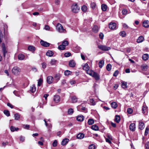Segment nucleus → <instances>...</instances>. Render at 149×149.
Here are the masks:
<instances>
[{"mask_svg": "<svg viewBox=\"0 0 149 149\" xmlns=\"http://www.w3.org/2000/svg\"><path fill=\"white\" fill-rule=\"evenodd\" d=\"M21 71L20 68L17 66H14L12 70L13 74L16 75H19Z\"/></svg>", "mask_w": 149, "mask_h": 149, "instance_id": "f257e3e1", "label": "nucleus"}, {"mask_svg": "<svg viewBox=\"0 0 149 149\" xmlns=\"http://www.w3.org/2000/svg\"><path fill=\"white\" fill-rule=\"evenodd\" d=\"M56 29L58 32L60 33H65L66 32L65 29H64L63 26L60 23L57 24L56 26Z\"/></svg>", "mask_w": 149, "mask_h": 149, "instance_id": "f03ea898", "label": "nucleus"}, {"mask_svg": "<svg viewBox=\"0 0 149 149\" xmlns=\"http://www.w3.org/2000/svg\"><path fill=\"white\" fill-rule=\"evenodd\" d=\"M98 48L103 51H109L111 49V47H107L105 45H100L98 46Z\"/></svg>", "mask_w": 149, "mask_h": 149, "instance_id": "7ed1b4c3", "label": "nucleus"}, {"mask_svg": "<svg viewBox=\"0 0 149 149\" xmlns=\"http://www.w3.org/2000/svg\"><path fill=\"white\" fill-rule=\"evenodd\" d=\"M72 10L73 12L74 13H77L78 12L80 8L78 7L77 4H73L72 6Z\"/></svg>", "mask_w": 149, "mask_h": 149, "instance_id": "20e7f679", "label": "nucleus"}, {"mask_svg": "<svg viewBox=\"0 0 149 149\" xmlns=\"http://www.w3.org/2000/svg\"><path fill=\"white\" fill-rule=\"evenodd\" d=\"M116 24L115 22H111L109 24V28L111 30H114L116 29Z\"/></svg>", "mask_w": 149, "mask_h": 149, "instance_id": "39448f33", "label": "nucleus"}, {"mask_svg": "<svg viewBox=\"0 0 149 149\" xmlns=\"http://www.w3.org/2000/svg\"><path fill=\"white\" fill-rule=\"evenodd\" d=\"M40 43L42 46L45 47H48L50 45L49 43L42 40L40 41Z\"/></svg>", "mask_w": 149, "mask_h": 149, "instance_id": "423d86ee", "label": "nucleus"}, {"mask_svg": "<svg viewBox=\"0 0 149 149\" xmlns=\"http://www.w3.org/2000/svg\"><path fill=\"white\" fill-rule=\"evenodd\" d=\"M54 81V78L52 76H49L47 77V81L48 84L52 83Z\"/></svg>", "mask_w": 149, "mask_h": 149, "instance_id": "0eeeda50", "label": "nucleus"}, {"mask_svg": "<svg viewBox=\"0 0 149 149\" xmlns=\"http://www.w3.org/2000/svg\"><path fill=\"white\" fill-rule=\"evenodd\" d=\"M70 102L72 103H74L77 101L78 98L75 96H71L70 97Z\"/></svg>", "mask_w": 149, "mask_h": 149, "instance_id": "6e6552de", "label": "nucleus"}, {"mask_svg": "<svg viewBox=\"0 0 149 149\" xmlns=\"http://www.w3.org/2000/svg\"><path fill=\"white\" fill-rule=\"evenodd\" d=\"M2 50L3 52V56L4 57H6V54L7 53V51L6 49L5 44L4 43H2Z\"/></svg>", "mask_w": 149, "mask_h": 149, "instance_id": "1a4fd4ad", "label": "nucleus"}, {"mask_svg": "<svg viewBox=\"0 0 149 149\" xmlns=\"http://www.w3.org/2000/svg\"><path fill=\"white\" fill-rule=\"evenodd\" d=\"M130 130L132 131H134L136 129V125L134 123H132L130 124L129 127Z\"/></svg>", "mask_w": 149, "mask_h": 149, "instance_id": "9d476101", "label": "nucleus"}, {"mask_svg": "<svg viewBox=\"0 0 149 149\" xmlns=\"http://www.w3.org/2000/svg\"><path fill=\"white\" fill-rule=\"evenodd\" d=\"M61 77V74H57L54 76L55 82L57 83L60 79Z\"/></svg>", "mask_w": 149, "mask_h": 149, "instance_id": "9b49d317", "label": "nucleus"}, {"mask_svg": "<svg viewBox=\"0 0 149 149\" xmlns=\"http://www.w3.org/2000/svg\"><path fill=\"white\" fill-rule=\"evenodd\" d=\"M145 127L144 124L142 121H139V128L141 130H143Z\"/></svg>", "mask_w": 149, "mask_h": 149, "instance_id": "f8f14e48", "label": "nucleus"}, {"mask_svg": "<svg viewBox=\"0 0 149 149\" xmlns=\"http://www.w3.org/2000/svg\"><path fill=\"white\" fill-rule=\"evenodd\" d=\"M91 76L94 78L96 80H98L100 79L99 75L97 73L94 72H93Z\"/></svg>", "mask_w": 149, "mask_h": 149, "instance_id": "ddd939ff", "label": "nucleus"}, {"mask_svg": "<svg viewBox=\"0 0 149 149\" xmlns=\"http://www.w3.org/2000/svg\"><path fill=\"white\" fill-rule=\"evenodd\" d=\"M143 26L145 28H148L149 27V21L146 20L144 21L143 23Z\"/></svg>", "mask_w": 149, "mask_h": 149, "instance_id": "4468645a", "label": "nucleus"}, {"mask_svg": "<svg viewBox=\"0 0 149 149\" xmlns=\"http://www.w3.org/2000/svg\"><path fill=\"white\" fill-rule=\"evenodd\" d=\"M57 62V61L54 59H53L51 60L49 62V63L51 65H55Z\"/></svg>", "mask_w": 149, "mask_h": 149, "instance_id": "2eb2a0df", "label": "nucleus"}, {"mask_svg": "<svg viewBox=\"0 0 149 149\" xmlns=\"http://www.w3.org/2000/svg\"><path fill=\"white\" fill-rule=\"evenodd\" d=\"M142 113L144 114L145 113L146 114L147 112V107L146 105H143L142 107Z\"/></svg>", "mask_w": 149, "mask_h": 149, "instance_id": "dca6fc26", "label": "nucleus"}, {"mask_svg": "<svg viewBox=\"0 0 149 149\" xmlns=\"http://www.w3.org/2000/svg\"><path fill=\"white\" fill-rule=\"evenodd\" d=\"M76 63L73 60H70L69 62V65L72 67H74L76 65Z\"/></svg>", "mask_w": 149, "mask_h": 149, "instance_id": "f3484780", "label": "nucleus"}, {"mask_svg": "<svg viewBox=\"0 0 149 149\" xmlns=\"http://www.w3.org/2000/svg\"><path fill=\"white\" fill-rule=\"evenodd\" d=\"M54 100L56 103L58 102L60 100V97L58 95H54Z\"/></svg>", "mask_w": 149, "mask_h": 149, "instance_id": "a211bd4d", "label": "nucleus"}, {"mask_svg": "<svg viewBox=\"0 0 149 149\" xmlns=\"http://www.w3.org/2000/svg\"><path fill=\"white\" fill-rule=\"evenodd\" d=\"M144 40V38L142 36H140L137 39L136 42L138 43L142 42Z\"/></svg>", "mask_w": 149, "mask_h": 149, "instance_id": "6ab92c4d", "label": "nucleus"}, {"mask_svg": "<svg viewBox=\"0 0 149 149\" xmlns=\"http://www.w3.org/2000/svg\"><path fill=\"white\" fill-rule=\"evenodd\" d=\"M28 49L32 52H34L36 50V48L33 46L30 45L28 47Z\"/></svg>", "mask_w": 149, "mask_h": 149, "instance_id": "aec40b11", "label": "nucleus"}, {"mask_svg": "<svg viewBox=\"0 0 149 149\" xmlns=\"http://www.w3.org/2000/svg\"><path fill=\"white\" fill-rule=\"evenodd\" d=\"M84 116L82 115H79L77 117V120L79 121H83L84 120Z\"/></svg>", "mask_w": 149, "mask_h": 149, "instance_id": "412c9836", "label": "nucleus"}, {"mask_svg": "<svg viewBox=\"0 0 149 149\" xmlns=\"http://www.w3.org/2000/svg\"><path fill=\"white\" fill-rule=\"evenodd\" d=\"M69 139H63L61 143V144L64 146L67 144L69 141Z\"/></svg>", "mask_w": 149, "mask_h": 149, "instance_id": "4be33fe9", "label": "nucleus"}, {"mask_svg": "<svg viewBox=\"0 0 149 149\" xmlns=\"http://www.w3.org/2000/svg\"><path fill=\"white\" fill-rule=\"evenodd\" d=\"M36 88L34 84L33 85L31 86L30 91L31 92L34 93L36 91Z\"/></svg>", "mask_w": 149, "mask_h": 149, "instance_id": "5701e85b", "label": "nucleus"}, {"mask_svg": "<svg viewBox=\"0 0 149 149\" xmlns=\"http://www.w3.org/2000/svg\"><path fill=\"white\" fill-rule=\"evenodd\" d=\"M77 110L79 111H85L86 109V108L82 106L81 105L77 107Z\"/></svg>", "mask_w": 149, "mask_h": 149, "instance_id": "b1692460", "label": "nucleus"}, {"mask_svg": "<svg viewBox=\"0 0 149 149\" xmlns=\"http://www.w3.org/2000/svg\"><path fill=\"white\" fill-rule=\"evenodd\" d=\"M84 137V134L83 133H79L77 136V138L79 139H82Z\"/></svg>", "mask_w": 149, "mask_h": 149, "instance_id": "393cba45", "label": "nucleus"}, {"mask_svg": "<svg viewBox=\"0 0 149 149\" xmlns=\"http://www.w3.org/2000/svg\"><path fill=\"white\" fill-rule=\"evenodd\" d=\"M54 54V53L51 50H48L46 53V55L49 57L52 56Z\"/></svg>", "mask_w": 149, "mask_h": 149, "instance_id": "a878e982", "label": "nucleus"}, {"mask_svg": "<svg viewBox=\"0 0 149 149\" xmlns=\"http://www.w3.org/2000/svg\"><path fill=\"white\" fill-rule=\"evenodd\" d=\"M120 120V116L118 115H116L115 116V121L117 123H119Z\"/></svg>", "mask_w": 149, "mask_h": 149, "instance_id": "bb28decb", "label": "nucleus"}, {"mask_svg": "<svg viewBox=\"0 0 149 149\" xmlns=\"http://www.w3.org/2000/svg\"><path fill=\"white\" fill-rule=\"evenodd\" d=\"M107 7L106 5L105 4H102L101 5V9L102 11H105L107 9Z\"/></svg>", "mask_w": 149, "mask_h": 149, "instance_id": "cd10ccee", "label": "nucleus"}, {"mask_svg": "<svg viewBox=\"0 0 149 149\" xmlns=\"http://www.w3.org/2000/svg\"><path fill=\"white\" fill-rule=\"evenodd\" d=\"M89 67L87 63H86L83 66V69L86 71L89 69Z\"/></svg>", "mask_w": 149, "mask_h": 149, "instance_id": "c85d7f7f", "label": "nucleus"}, {"mask_svg": "<svg viewBox=\"0 0 149 149\" xmlns=\"http://www.w3.org/2000/svg\"><path fill=\"white\" fill-rule=\"evenodd\" d=\"M98 27L97 26L95 25L92 29L93 31L95 33H97L98 31Z\"/></svg>", "mask_w": 149, "mask_h": 149, "instance_id": "c756f323", "label": "nucleus"}, {"mask_svg": "<svg viewBox=\"0 0 149 149\" xmlns=\"http://www.w3.org/2000/svg\"><path fill=\"white\" fill-rule=\"evenodd\" d=\"M111 107L113 109H116L117 107V104L115 102H113L111 104Z\"/></svg>", "mask_w": 149, "mask_h": 149, "instance_id": "7c9ffc66", "label": "nucleus"}, {"mask_svg": "<svg viewBox=\"0 0 149 149\" xmlns=\"http://www.w3.org/2000/svg\"><path fill=\"white\" fill-rule=\"evenodd\" d=\"M141 68L142 70L146 71L148 69V66L146 65H143L141 66Z\"/></svg>", "mask_w": 149, "mask_h": 149, "instance_id": "2f4dec72", "label": "nucleus"}, {"mask_svg": "<svg viewBox=\"0 0 149 149\" xmlns=\"http://www.w3.org/2000/svg\"><path fill=\"white\" fill-rule=\"evenodd\" d=\"M10 129L12 132H14L15 131H17L19 129L17 127H15L13 126H11L10 127Z\"/></svg>", "mask_w": 149, "mask_h": 149, "instance_id": "473e14b6", "label": "nucleus"}, {"mask_svg": "<svg viewBox=\"0 0 149 149\" xmlns=\"http://www.w3.org/2000/svg\"><path fill=\"white\" fill-rule=\"evenodd\" d=\"M94 123V121L93 119H89L88 120V125H93Z\"/></svg>", "mask_w": 149, "mask_h": 149, "instance_id": "72a5a7b5", "label": "nucleus"}, {"mask_svg": "<svg viewBox=\"0 0 149 149\" xmlns=\"http://www.w3.org/2000/svg\"><path fill=\"white\" fill-rule=\"evenodd\" d=\"M142 58L144 60H147L148 58V54H144Z\"/></svg>", "mask_w": 149, "mask_h": 149, "instance_id": "f704fd0d", "label": "nucleus"}, {"mask_svg": "<svg viewBox=\"0 0 149 149\" xmlns=\"http://www.w3.org/2000/svg\"><path fill=\"white\" fill-rule=\"evenodd\" d=\"M121 86L123 88H126L127 87V83L125 81H123L122 83Z\"/></svg>", "mask_w": 149, "mask_h": 149, "instance_id": "c9c22d12", "label": "nucleus"}, {"mask_svg": "<svg viewBox=\"0 0 149 149\" xmlns=\"http://www.w3.org/2000/svg\"><path fill=\"white\" fill-rule=\"evenodd\" d=\"M91 129L95 131L98 130H99V128L96 125H93L91 126Z\"/></svg>", "mask_w": 149, "mask_h": 149, "instance_id": "e433bc0d", "label": "nucleus"}, {"mask_svg": "<svg viewBox=\"0 0 149 149\" xmlns=\"http://www.w3.org/2000/svg\"><path fill=\"white\" fill-rule=\"evenodd\" d=\"M119 35L122 37H125L126 36V33L125 31H122L120 32Z\"/></svg>", "mask_w": 149, "mask_h": 149, "instance_id": "4c0bfd02", "label": "nucleus"}, {"mask_svg": "<svg viewBox=\"0 0 149 149\" xmlns=\"http://www.w3.org/2000/svg\"><path fill=\"white\" fill-rule=\"evenodd\" d=\"M104 62L103 61L101 60L99 63V67L102 68L104 65Z\"/></svg>", "mask_w": 149, "mask_h": 149, "instance_id": "58836bf2", "label": "nucleus"}, {"mask_svg": "<svg viewBox=\"0 0 149 149\" xmlns=\"http://www.w3.org/2000/svg\"><path fill=\"white\" fill-rule=\"evenodd\" d=\"M24 56L23 54H19L18 56V58L19 60H23L24 59Z\"/></svg>", "mask_w": 149, "mask_h": 149, "instance_id": "ea45409f", "label": "nucleus"}, {"mask_svg": "<svg viewBox=\"0 0 149 149\" xmlns=\"http://www.w3.org/2000/svg\"><path fill=\"white\" fill-rule=\"evenodd\" d=\"M65 46H64L63 44H62V45H59L58 47V49L59 50H64L65 49Z\"/></svg>", "mask_w": 149, "mask_h": 149, "instance_id": "a19ab883", "label": "nucleus"}, {"mask_svg": "<svg viewBox=\"0 0 149 149\" xmlns=\"http://www.w3.org/2000/svg\"><path fill=\"white\" fill-rule=\"evenodd\" d=\"M15 119V120H18L20 117V115L18 113H15L14 114Z\"/></svg>", "mask_w": 149, "mask_h": 149, "instance_id": "79ce46f5", "label": "nucleus"}, {"mask_svg": "<svg viewBox=\"0 0 149 149\" xmlns=\"http://www.w3.org/2000/svg\"><path fill=\"white\" fill-rule=\"evenodd\" d=\"M94 71L91 70H88L86 71V73L88 74H89L90 76H92L93 73Z\"/></svg>", "mask_w": 149, "mask_h": 149, "instance_id": "37998d69", "label": "nucleus"}, {"mask_svg": "<svg viewBox=\"0 0 149 149\" xmlns=\"http://www.w3.org/2000/svg\"><path fill=\"white\" fill-rule=\"evenodd\" d=\"M111 64H108L106 66L107 70L108 71H110L111 70Z\"/></svg>", "mask_w": 149, "mask_h": 149, "instance_id": "c03bdc74", "label": "nucleus"}, {"mask_svg": "<svg viewBox=\"0 0 149 149\" xmlns=\"http://www.w3.org/2000/svg\"><path fill=\"white\" fill-rule=\"evenodd\" d=\"M43 82V80L41 78H40L38 81V86H40L42 84Z\"/></svg>", "mask_w": 149, "mask_h": 149, "instance_id": "a18cd8bd", "label": "nucleus"}, {"mask_svg": "<svg viewBox=\"0 0 149 149\" xmlns=\"http://www.w3.org/2000/svg\"><path fill=\"white\" fill-rule=\"evenodd\" d=\"M4 113L7 116H10V113L7 110H5L4 111Z\"/></svg>", "mask_w": 149, "mask_h": 149, "instance_id": "49530a36", "label": "nucleus"}, {"mask_svg": "<svg viewBox=\"0 0 149 149\" xmlns=\"http://www.w3.org/2000/svg\"><path fill=\"white\" fill-rule=\"evenodd\" d=\"M90 102L91 103V105H94L95 104V103L94 101V100L93 99H90Z\"/></svg>", "mask_w": 149, "mask_h": 149, "instance_id": "de8ad7c7", "label": "nucleus"}, {"mask_svg": "<svg viewBox=\"0 0 149 149\" xmlns=\"http://www.w3.org/2000/svg\"><path fill=\"white\" fill-rule=\"evenodd\" d=\"M71 73V72L69 70H66L64 72V74L66 76H68Z\"/></svg>", "mask_w": 149, "mask_h": 149, "instance_id": "09e8293b", "label": "nucleus"}, {"mask_svg": "<svg viewBox=\"0 0 149 149\" xmlns=\"http://www.w3.org/2000/svg\"><path fill=\"white\" fill-rule=\"evenodd\" d=\"M91 8L93 9H94L95 8L96 4L94 2H92L91 3Z\"/></svg>", "mask_w": 149, "mask_h": 149, "instance_id": "8fccbe9b", "label": "nucleus"}, {"mask_svg": "<svg viewBox=\"0 0 149 149\" xmlns=\"http://www.w3.org/2000/svg\"><path fill=\"white\" fill-rule=\"evenodd\" d=\"M127 11L126 9H124L122 11V14L123 15H125L127 14Z\"/></svg>", "mask_w": 149, "mask_h": 149, "instance_id": "3c124183", "label": "nucleus"}, {"mask_svg": "<svg viewBox=\"0 0 149 149\" xmlns=\"http://www.w3.org/2000/svg\"><path fill=\"white\" fill-rule=\"evenodd\" d=\"M81 9L84 12H86L87 9L86 6L84 5L83 6L81 7Z\"/></svg>", "mask_w": 149, "mask_h": 149, "instance_id": "603ef678", "label": "nucleus"}, {"mask_svg": "<svg viewBox=\"0 0 149 149\" xmlns=\"http://www.w3.org/2000/svg\"><path fill=\"white\" fill-rule=\"evenodd\" d=\"M62 44H63L66 47L69 44V42L65 40L62 42Z\"/></svg>", "mask_w": 149, "mask_h": 149, "instance_id": "864d4df0", "label": "nucleus"}, {"mask_svg": "<svg viewBox=\"0 0 149 149\" xmlns=\"http://www.w3.org/2000/svg\"><path fill=\"white\" fill-rule=\"evenodd\" d=\"M73 112V109L70 108L68 109V113L69 114H72Z\"/></svg>", "mask_w": 149, "mask_h": 149, "instance_id": "5fc2aeb1", "label": "nucleus"}, {"mask_svg": "<svg viewBox=\"0 0 149 149\" xmlns=\"http://www.w3.org/2000/svg\"><path fill=\"white\" fill-rule=\"evenodd\" d=\"M145 148L146 149H149V141H148L146 143Z\"/></svg>", "mask_w": 149, "mask_h": 149, "instance_id": "6e6d98bb", "label": "nucleus"}, {"mask_svg": "<svg viewBox=\"0 0 149 149\" xmlns=\"http://www.w3.org/2000/svg\"><path fill=\"white\" fill-rule=\"evenodd\" d=\"M149 128L148 127H146L145 131V132L144 134L145 136H147L148 134V132L149 131Z\"/></svg>", "mask_w": 149, "mask_h": 149, "instance_id": "4d7b16f0", "label": "nucleus"}, {"mask_svg": "<svg viewBox=\"0 0 149 149\" xmlns=\"http://www.w3.org/2000/svg\"><path fill=\"white\" fill-rule=\"evenodd\" d=\"M133 112L132 109L130 108H129L127 109V112L129 114H131Z\"/></svg>", "mask_w": 149, "mask_h": 149, "instance_id": "13d9d810", "label": "nucleus"}, {"mask_svg": "<svg viewBox=\"0 0 149 149\" xmlns=\"http://www.w3.org/2000/svg\"><path fill=\"white\" fill-rule=\"evenodd\" d=\"M95 146L94 144H91L90 145L89 147V149H95Z\"/></svg>", "mask_w": 149, "mask_h": 149, "instance_id": "bf43d9fd", "label": "nucleus"}, {"mask_svg": "<svg viewBox=\"0 0 149 149\" xmlns=\"http://www.w3.org/2000/svg\"><path fill=\"white\" fill-rule=\"evenodd\" d=\"M57 142L56 140H55L52 143L53 146L56 147L57 146Z\"/></svg>", "mask_w": 149, "mask_h": 149, "instance_id": "052dcab7", "label": "nucleus"}, {"mask_svg": "<svg viewBox=\"0 0 149 149\" xmlns=\"http://www.w3.org/2000/svg\"><path fill=\"white\" fill-rule=\"evenodd\" d=\"M29 125H23V127L24 129H26L27 130L29 129Z\"/></svg>", "mask_w": 149, "mask_h": 149, "instance_id": "680f3d73", "label": "nucleus"}, {"mask_svg": "<svg viewBox=\"0 0 149 149\" xmlns=\"http://www.w3.org/2000/svg\"><path fill=\"white\" fill-rule=\"evenodd\" d=\"M71 53L70 52L66 53L64 54V56L66 57H68L70 56Z\"/></svg>", "mask_w": 149, "mask_h": 149, "instance_id": "e2e57ef3", "label": "nucleus"}, {"mask_svg": "<svg viewBox=\"0 0 149 149\" xmlns=\"http://www.w3.org/2000/svg\"><path fill=\"white\" fill-rule=\"evenodd\" d=\"M44 29L45 30L47 31H49L50 29L49 26L48 25H45Z\"/></svg>", "mask_w": 149, "mask_h": 149, "instance_id": "0e129e2a", "label": "nucleus"}, {"mask_svg": "<svg viewBox=\"0 0 149 149\" xmlns=\"http://www.w3.org/2000/svg\"><path fill=\"white\" fill-rule=\"evenodd\" d=\"M118 73V70H116L113 74V76L114 77H116L117 76Z\"/></svg>", "mask_w": 149, "mask_h": 149, "instance_id": "69168bd1", "label": "nucleus"}, {"mask_svg": "<svg viewBox=\"0 0 149 149\" xmlns=\"http://www.w3.org/2000/svg\"><path fill=\"white\" fill-rule=\"evenodd\" d=\"M20 141L23 142L25 140V137L22 136H20Z\"/></svg>", "mask_w": 149, "mask_h": 149, "instance_id": "338daca9", "label": "nucleus"}, {"mask_svg": "<svg viewBox=\"0 0 149 149\" xmlns=\"http://www.w3.org/2000/svg\"><path fill=\"white\" fill-rule=\"evenodd\" d=\"M99 36L100 38V39H102L103 38L104 35L102 33H100V34Z\"/></svg>", "mask_w": 149, "mask_h": 149, "instance_id": "774afa93", "label": "nucleus"}]
</instances>
